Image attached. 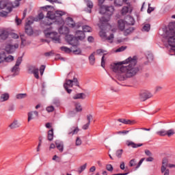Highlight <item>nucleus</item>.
Instances as JSON below:
<instances>
[{
    "label": "nucleus",
    "mask_w": 175,
    "mask_h": 175,
    "mask_svg": "<svg viewBox=\"0 0 175 175\" xmlns=\"http://www.w3.org/2000/svg\"><path fill=\"white\" fill-rule=\"evenodd\" d=\"M87 168V163H85L83 165H81L79 170H78V172L79 173H81L83 172H84V170H85V169Z\"/></svg>",
    "instance_id": "nucleus-45"
},
{
    "label": "nucleus",
    "mask_w": 175,
    "mask_h": 175,
    "mask_svg": "<svg viewBox=\"0 0 175 175\" xmlns=\"http://www.w3.org/2000/svg\"><path fill=\"white\" fill-rule=\"evenodd\" d=\"M51 29H53V27L50 26L49 28H46L44 30V33L46 38H50L54 43H61V39H59V35H58V33L51 31Z\"/></svg>",
    "instance_id": "nucleus-2"
},
{
    "label": "nucleus",
    "mask_w": 175,
    "mask_h": 175,
    "mask_svg": "<svg viewBox=\"0 0 175 175\" xmlns=\"http://www.w3.org/2000/svg\"><path fill=\"white\" fill-rule=\"evenodd\" d=\"M55 144L57 150H59L60 152H62L64 151V142L59 140H56Z\"/></svg>",
    "instance_id": "nucleus-17"
},
{
    "label": "nucleus",
    "mask_w": 175,
    "mask_h": 175,
    "mask_svg": "<svg viewBox=\"0 0 175 175\" xmlns=\"http://www.w3.org/2000/svg\"><path fill=\"white\" fill-rule=\"evenodd\" d=\"M79 131H80L79 129V127L72 126L68 130V135L73 136V135L77 134L79 133Z\"/></svg>",
    "instance_id": "nucleus-16"
},
{
    "label": "nucleus",
    "mask_w": 175,
    "mask_h": 175,
    "mask_svg": "<svg viewBox=\"0 0 175 175\" xmlns=\"http://www.w3.org/2000/svg\"><path fill=\"white\" fill-rule=\"evenodd\" d=\"M25 33H27V35H29V36H31V35H33V30L32 29V27H31L29 25H25Z\"/></svg>",
    "instance_id": "nucleus-18"
},
{
    "label": "nucleus",
    "mask_w": 175,
    "mask_h": 175,
    "mask_svg": "<svg viewBox=\"0 0 175 175\" xmlns=\"http://www.w3.org/2000/svg\"><path fill=\"white\" fill-rule=\"evenodd\" d=\"M109 21V18H106L105 16H102L100 18V23L101 24H105L106 23H107Z\"/></svg>",
    "instance_id": "nucleus-42"
},
{
    "label": "nucleus",
    "mask_w": 175,
    "mask_h": 175,
    "mask_svg": "<svg viewBox=\"0 0 175 175\" xmlns=\"http://www.w3.org/2000/svg\"><path fill=\"white\" fill-rule=\"evenodd\" d=\"M66 24L69 28H75V29H79L81 27V24L75 23V21L70 17L66 18Z\"/></svg>",
    "instance_id": "nucleus-4"
},
{
    "label": "nucleus",
    "mask_w": 175,
    "mask_h": 175,
    "mask_svg": "<svg viewBox=\"0 0 175 175\" xmlns=\"http://www.w3.org/2000/svg\"><path fill=\"white\" fill-rule=\"evenodd\" d=\"M75 110L76 111H83V107H81V105L80 103L75 104Z\"/></svg>",
    "instance_id": "nucleus-39"
},
{
    "label": "nucleus",
    "mask_w": 175,
    "mask_h": 175,
    "mask_svg": "<svg viewBox=\"0 0 175 175\" xmlns=\"http://www.w3.org/2000/svg\"><path fill=\"white\" fill-rule=\"evenodd\" d=\"M6 59V53L5 52L0 53V64Z\"/></svg>",
    "instance_id": "nucleus-38"
},
{
    "label": "nucleus",
    "mask_w": 175,
    "mask_h": 175,
    "mask_svg": "<svg viewBox=\"0 0 175 175\" xmlns=\"http://www.w3.org/2000/svg\"><path fill=\"white\" fill-rule=\"evenodd\" d=\"M113 39H114V34L111 33L109 36L105 38V40H108L109 43H113Z\"/></svg>",
    "instance_id": "nucleus-41"
},
{
    "label": "nucleus",
    "mask_w": 175,
    "mask_h": 175,
    "mask_svg": "<svg viewBox=\"0 0 175 175\" xmlns=\"http://www.w3.org/2000/svg\"><path fill=\"white\" fill-rule=\"evenodd\" d=\"M24 98H27V94H16V99H24Z\"/></svg>",
    "instance_id": "nucleus-43"
},
{
    "label": "nucleus",
    "mask_w": 175,
    "mask_h": 175,
    "mask_svg": "<svg viewBox=\"0 0 175 175\" xmlns=\"http://www.w3.org/2000/svg\"><path fill=\"white\" fill-rule=\"evenodd\" d=\"M1 99H2L3 102L8 100V99H9V94L5 93L1 94Z\"/></svg>",
    "instance_id": "nucleus-37"
},
{
    "label": "nucleus",
    "mask_w": 175,
    "mask_h": 175,
    "mask_svg": "<svg viewBox=\"0 0 175 175\" xmlns=\"http://www.w3.org/2000/svg\"><path fill=\"white\" fill-rule=\"evenodd\" d=\"M136 165V161H135V159H131L129 162V166L131 167L135 166Z\"/></svg>",
    "instance_id": "nucleus-61"
},
{
    "label": "nucleus",
    "mask_w": 175,
    "mask_h": 175,
    "mask_svg": "<svg viewBox=\"0 0 175 175\" xmlns=\"http://www.w3.org/2000/svg\"><path fill=\"white\" fill-rule=\"evenodd\" d=\"M16 49H18V44H8L5 46V51L8 53V54H12L16 51Z\"/></svg>",
    "instance_id": "nucleus-13"
},
{
    "label": "nucleus",
    "mask_w": 175,
    "mask_h": 175,
    "mask_svg": "<svg viewBox=\"0 0 175 175\" xmlns=\"http://www.w3.org/2000/svg\"><path fill=\"white\" fill-rule=\"evenodd\" d=\"M21 46L24 47V46H25V36H24L23 34H21Z\"/></svg>",
    "instance_id": "nucleus-46"
},
{
    "label": "nucleus",
    "mask_w": 175,
    "mask_h": 175,
    "mask_svg": "<svg viewBox=\"0 0 175 175\" xmlns=\"http://www.w3.org/2000/svg\"><path fill=\"white\" fill-rule=\"evenodd\" d=\"M75 37H77L78 40H84L85 39V34L84 31L78 30L75 32Z\"/></svg>",
    "instance_id": "nucleus-15"
},
{
    "label": "nucleus",
    "mask_w": 175,
    "mask_h": 175,
    "mask_svg": "<svg viewBox=\"0 0 175 175\" xmlns=\"http://www.w3.org/2000/svg\"><path fill=\"white\" fill-rule=\"evenodd\" d=\"M125 23H126V24H128L129 25H135V18H133V17H132L131 16L129 15L126 17Z\"/></svg>",
    "instance_id": "nucleus-21"
},
{
    "label": "nucleus",
    "mask_w": 175,
    "mask_h": 175,
    "mask_svg": "<svg viewBox=\"0 0 175 175\" xmlns=\"http://www.w3.org/2000/svg\"><path fill=\"white\" fill-rule=\"evenodd\" d=\"M86 5H87V7L89 8V10H88V13H91V9H92V8H94V3H92V1H90V0H88L86 1Z\"/></svg>",
    "instance_id": "nucleus-33"
},
{
    "label": "nucleus",
    "mask_w": 175,
    "mask_h": 175,
    "mask_svg": "<svg viewBox=\"0 0 175 175\" xmlns=\"http://www.w3.org/2000/svg\"><path fill=\"white\" fill-rule=\"evenodd\" d=\"M175 132H174V129H171L170 130H165V129H162L159 131H157L156 133V135H158V136H167L168 137H170L172 136H173V135H174Z\"/></svg>",
    "instance_id": "nucleus-5"
},
{
    "label": "nucleus",
    "mask_w": 175,
    "mask_h": 175,
    "mask_svg": "<svg viewBox=\"0 0 175 175\" xmlns=\"http://www.w3.org/2000/svg\"><path fill=\"white\" fill-rule=\"evenodd\" d=\"M76 146H81V139H80V137H77L76 139Z\"/></svg>",
    "instance_id": "nucleus-62"
},
{
    "label": "nucleus",
    "mask_w": 175,
    "mask_h": 175,
    "mask_svg": "<svg viewBox=\"0 0 175 175\" xmlns=\"http://www.w3.org/2000/svg\"><path fill=\"white\" fill-rule=\"evenodd\" d=\"M83 32H91L92 31V28L88 25L83 26Z\"/></svg>",
    "instance_id": "nucleus-35"
},
{
    "label": "nucleus",
    "mask_w": 175,
    "mask_h": 175,
    "mask_svg": "<svg viewBox=\"0 0 175 175\" xmlns=\"http://www.w3.org/2000/svg\"><path fill=\"white\" fill-rule=\"evenodd\" d=\"M151 29V25L150 23H145L142 27V31H145L146 32H148Z\"/></svg>",
    "instance_id": "nucleus-32"
},
{
    "label": "nucleus",
    "mask_w": 175,
    "mask_h": 175,
    "mask_svg": "<svg viewBox=\"0 0 175 175\" xmlns=\"http://www.w3.org/2000/svg\"><path fill=\"white\" fill-rule=\"evenodd\" d=\"M60 50L62 51H64V53H72V50H70V49H69V48H68L66 46H62V47H60Z\"/></svg>",
    "instance_id": "nucleus-40"
},
{
    "label": "nucleus",
    "mask_w": 175,
    "mask_h": 175,
    "mask_svg": "<svg viewBox=\"0 0 175 175\" xmlns=\"http://www.w3.org/2000/svg\"><path fill=\"white\" fill-rule=\"evenodd\" d=\"M64 87L68 94H70L72 92V90L69 89L68 87H73V81H72V79H66Z\"/></svg>",
    "instance_id": "nucleus-12"
},
{
    "label": "nucleus",
    "mask_w": 175,
    "mask_h": 175,
    "mask_svg": "<svg viewBox=\"0 0 175 175\" xmlns=\"http://www.w3.org/2000/svg\"><path fill=\"white\" fill-rule=\"evenodd\" d=\"M12 3L8 0L0 1V9H6L8 12H12L13 10Z\"/></svg>",
    "instance_id": "nucleus-6"
},
{
    "label": "nucleus",
    "mask_w": 175,
    "mask_h": 175,
    "mask_svg": "<svg viewBox=\"0 0 175 175\" xmlns=\"http://www.w3.org/2000/svg\"><path fill=\"white\" fill-rule=\"evenodd\" d=\"M66 40H67L68 43H69V44H71V46H73V47L77 46L79 39H77V36L75 37L72 35H68L66 37Z\"/></svg>",
    "instance_id": "nucleus-9"
},
{
    "label": "nucleus",
    "mask_w": 175,
    "mask_h": 175,
    "mask_svg": "<svg viewBox=\"0 0 175 175\" xmlns=\"http://www.w3.org/2000/svg\"><path fill=\"white\" fill-rule=\"evenodd\" d=\"M38 117H39V113L38 112V111L29 112L28 122H29L31 120H33L34 118H38Z\"/></svg>",
    "instance_id": "nucleus-14"
},
{
    "label": "nucleus",
    "mask_w": 175,
    "mask_h": 175,
    "mask_svg": "<svg viewBox=\"0 0 175 175\" xmlns=\"http://www.w3.org/2000/svg\"><path fill=\"white\" fill-rule=\"evenodd\" d=\"M106 169L108 172H111L113 170V165H111V164H107L106 165Z\"/></svg>",
    "instance_id": "nucleus-60"
},
{
    "label": "nucleus",
    "mask_w": 175,
    "mask_h": 175,
    "mask_svg": "<svg viewBox=\"0 0 175 175\" xmlns=\"http://www.w3.org/2000/svg\"><path fill=\"white\" fill-rule=\"evenodd\" d=\"M89 61H90V65L95 64V52H94L89 56Z\"/></svg>",
    "instance_id": "nucleus-31"
},
{
    "label": "nucleus",
    "mask_w": 175,
    "mask_h": 175,
    "mask_svg": "<svg viewBox=\"0 0 175 175\" xmlns=\"http://www.w3.org/2000/svg\"><path fill=\"white\" fill-rule=\"evenodd\" d=\"M44 69H46V66L42 65L40 68V73L41 76H43V73H44Z\"/></svg>",
    "instance_id": "nucleus-52"
},
{
    "label": "nucleus",
    "mask_w": 175,
    "mask_h": 175,
    "mask_svg": "<svg viewBox=\"0 0 175 175\" xmlns=\"http://www.w3.org/2000/svg\"><path fill=\"white\" fill-rule=\"evenodd\" d=\"M10 12L8 10L7 11H3L2 10H0V17H8V14H9Z\"/></svg>",
    "instance_id": "nucleus-36"
},
{
    "label": "nucleus",
    "mask_w": 175,
    "mask_h": 175,
    "mask_svg": "<svg viewBox=\"0 0 175 175\" xmlns=\"http://www.w3.org/2000/svg\"><path fill=\"white\" fill-rule=\"evenodd\" d=\"M18 70H20L18 66L15 64L11 70L12 73H13V76H17V75H18Z\"/></svg>",
    "instance_id": "nucleus-30"
},
{
    "label": "nucleus",
    "mask_w": 175,
    "mask_h": 175,
    "mask_svg": "<svg viewBox=\"0 0 175 175\" xmlns=\"http://www.w3.org/2000/svg\"><path fill=\"white\" fill-rule=\"evenodd\" d=\"M122 152H123L122 149L118 150L116 151V157H118V158H121V157L122 155Z\"/></svg>",
    "instance_id": "nucleus-54"
},
{
    "label": "nucleus",
    "mask_w": 175,
    "mask_h": 175,
    "mask_svg": "<svg viewBox=\"0 0 175 175\" xmlns=\"http://www.w3.org/2000/svg\"><path fill=\"white\" fill-rule=\"evenodd\" d=\"M167 166V159H163L162 161V165L161 172V173H163V175H169L170 173V171L169 169H166V167Z\"/></svg>",
    "instance_id": "nucleus-11"
},
{
    "label": "nucleus",
    "mask_w": 175,
    "mask_h": 175,
    "mask_svg": "<svg viewBox=\"0 0 175 175\" xmlns=\"http://www.w3.org/2000/svg\"><path fill=\"white\" fill-rule=\"evenodd\" d=\"M127 146L132 147L133 148H137L139 147H142L143 146V144H135L133 142H129L127 144Z\"/></svg>",
    "instance_id": "nucleus-26"
},
{
    "label": "nucleus",
    "mask_w": 175,
    "mask_h": 175,
    "mask_svg": "<svg viewBox=\"0 0 175 175\" xmlns=\"http://www.w3.org/2000/svg\"><path fill=\"white\" fill-rule=\"evenodd\" d=\"M112 70L118 73L116 77L120 81H124L128 77H133L140 70L137 66V57L136 56L129 57L123 62L115 63Z\"/></svg>",
    "instance_id": "nucleus-1"
},
{
    "label": "nucleus",
    "mask_w": 175,
    "mask_h": 175,
    "mask_svg": "<svg viewBox=\"0 0 175 175\" xmlns=\"http://www.w3.org/2000/svg\"><path fill=\"white\" fill-rule=\"evenodd\" d=\"M105 55H106V54H104L102 57V59H101V66H102V68H105Z\"/></svg>",
    "instance_id": "nucleus-64"
},
{
    "label": "nucleus",
    "mask_w": 175,
    "mask_h": 175,
    "mask_svg": "<svg viewBox=\"0 0 175 175\" xmlns=\"http://www.w3.org/2000/svg\"><path fill=\"white\" fill-rule=\"evenodd\" d=\"M21 62H23V57H18L15 65H16V66H20V65H21Z\"/></svg>",
    "instance_id": "nucleus-51"
},
{
    "label": "nucleus",
    "mask_w": 175,
    "mask_h": 175,
    "mask_svg": "<svg viewBox=\"0 0 175 175\" xmlns=\"http://www.w3.org/2000/svg\"><path fill=\"white\" fill-rule=\"evenodd\" d=\"M150 98H152V94L148 91L142 92L139 94V99L141 102H144L147 100V99H150Z\"/></svg>",
    "instance_id": "nucleus-10"
},
{
    "label": "nucleus",
    "mask_w": 175,
    "mask_h": 175,
    "mask_svg": "<svg viewBox=\"0 0 175 175\" xmlns=\"http://www.w3.org/2000/svg\"><path fill=\"white\" fill-rule=\"evenodd\" d=\"M100 6V14H107L110 17L113 14V12H114V7L113 6H106V5H99Z\"/></svg>",
    "instance_id": "nucleus-3"
},
{
    "label": "nucleus",
    "mask_w": 175,
    "mask_h": 175,
    "mask_svg": "<svg viewBox=\"0 0 175 175\" xmlns=\"http://www.w3.org/2000/svg\"><path fill=\"white\" fill-rule=\"evenodd\" d=\"M54 55V51H51L49 52H46L44 53L45 57H51V55Z\"/></svg>",
    "instance_id": "nucleus-59"
},
{
    "label": "nucleus",
    "mask_w": 175,
    "mask_h": 175,
    "mask_svg": "<svg viewBox=\"0 0 175 175\" xmlns=\"http://www.w3.org/2000/svg\"><path fill=\"white\" fill-rule=\"evenodd\" d=\"M166 39L167 40L169 46L172 47L170 55H175V36L174 37H168Z\"/></svg>",
    "instance_id": "nucleus-8"
},
{
    "label": "nucleus",
    "mask_w": 175,
    "mask_h": 175,
    "mask_svg": "<svg viewBox=\"0 0 175 175\" xmlns=\"http://www.w3.org/2000/svg\"><path fill=\"white\" fill-rule=\"evenodd\" d=\"M114 5L115 6H122V0H115Z\"/></svg>",
    "instance_id": "nucleus-50"
},
{
    "label": "nucleus",
    "mask_w": 175,
    "mask_h": 175,
    "mask_svg": "<svg viewBox=\"0 0 175 175\" xmlns=\"http://www.w3.org/2000/svg\"><path fill=\"white\" fill-rule=\"evenodd\" d=\"M133 27H129L128 29H126L124 30V35L126 36V35H129V33H131V32H133Z\"/></svg>",
    "instance_id": "nucleus-47"
},
{
    "label": "nucleus",
    "mask_w": 175,
    "mask_h": 175,
    "mask_svg": "<svg viewBox=\"0 0 175 175\" xmlns=\"http://www.w3.org/2000/svg\"><path fill=\"white\" fill-rule=\"evenodd\" d=\"M8 36H9V32L6 30H0V39L2 40H6L8 39Z\"/></svg>",
    "instance_id": "nucleus-19"
},
{
    "label": "nucleus",
    "mask_w": 175,
    "mask_h": 175,
    "mask_svg": "<svg viewBox=\"0 0 175 175\" xmlns=\"http://www.w3.org/2000/svg\"><path fill=\"white\" fill-rule=\"evenodd\" d=\"M118 28L120 29V31H124L125 29V21L124 20L120 19L118 22Z\"/></svg>",
    "instance_id": "nucleus-23"
},
{
    "label": "nucleus",
    "mask_w": 175,
    "mask_h": 175,
    "mask_svg": "<svg viewBox=\"0 0 175 175\" xmlns=\"http://www.w3.org/2000/svg\"><path fill=\"white\" fill-rule=\"evenodd\" d=\"M48 140L49 142H53V139H54V129H51L48 131Z\"/></svg>",
    "instance_id": "nucleus-27"
},
{
    "label": "nucleus",
    "mask_w": 175,
    "mask_h": 175,
    "mask_svg": "<svg viewBox=\"0 0 175 175\" xmlns=\"http://www.w3.org/2000/svg\"><path fill=\"white\" fill-rule=\"evenodd\" d=\"M119 122H122V124H125L126 125H133L135 124V121H132L131 120L122 119L120 118L118 120Z\"/></svg>",
    "instance_id": "nucleus-20"
},
{
    "label": "nucleus",
    "mask_w": 175,
    "mask_h": 175,
    "mask_svg": "<svg viewBox=\"0 0 175 175\" xmlns=\"http://www.w3.org/2000/svg\"><path fill=\"white\" fill-rule=\"evenodd\" d=\"M129 12L130 13H132V9H131V8H129L128 6H124V7L122 8V14L123 16L126 14V13H129Z\"/></svg>",
    "instance_id": "nucleus-28"
},
{
    "label": "nucleus",
    "mask_w": 175,
    "mask_h": 175,
    "mask_svg": "<svg viewBox=\"0 0 175 175\" xmlns=\"http://www.w3.org/2000/svg\"><path fill=\"white\" fill-rule=\"evenodd\" d=\"M151 4H148V8L147 10V12L148 13V14H150L152 12H154V10H155V8L150 7Z\"/></svg>",
    "instance_id": "nucleus-55"
},
{
    "label": "nucleus",
    "mask_w": 175,
    "mask_h": 175,
    "mask_svg": "<svg viewBox=\"0 0 175 175\" xmlns=\"http://www.w3.org/2000/svg\"><path fill=\"white\" fill-rule=\"evenodd\" d=\"M72 84L74 83L75 85H76V87H79V80H77V78H73V79L72 80Z\"/></svg>",
    "instance_id": "nucleus-58"
},
{
    "label": "nucleus",
    "mask_w": 175,
    "mask_h": 175,
    "mask_svg": "<svg viewBox=\"0 0 175 175\" xmlns=\"http://www.w3.org/2000/svg\"><path fill=\"white\" fill-rule=\"evenodd\" d=\"M125 50H126V46H122L116 49V53H121L122 51H125Z\"/></svg>",
    "instance_id": "nucleus-49"
},
{
    "label": "nucleus",
    "mask_w": 175,
    "mask_h": 175,
    "mask_svg": "<svg viewBox=\"0 0 175 175\" xmlns=\"http://www.w3.org/2000/svg\"><path fill=\"white\" fill-rule=\"evenodd\" d=\"M99 35L100 38H102V39H105V38L107 37L106 32H105L103 30H101L100 31Z\"/></svg>",
    "instance_id": "nucleus-53"
},
{
    "label": "nucleus",
    "mask_w": 175,
    "mask_h": 175,
    "mask_svg": "<svg viewBox=\"0 0 175 175\" xmlns=\"http://www.w3.org/2000/svg\"><path fill=\"white\" fill-rule=\"evenodd\" d=\"M46 18H49V20H57L55 12L53 11H48L46 14Z\"/></svg>",
    "instance_id": "nucleus-22"
},
{
    "label": "nucleus",
    "mask_w": 175,
    "mask_h": 175,
    "mask_svg": "<svg viewBox=\"0 0 175 175\" xmlns=\"http://www.w3.org/2000/svg\"><path fill=\"white\" fill-rule=\"evenodd\" d=\"M46 110V111H48V113H53V111L54 110V107L53 105L47 107Z\"/></svg>",
    "instance_id": "nucleus-56"
},
{
    "label": "nucleus",
    "mask_w": 175,
    "mask_h": 175,
    "mask_svg": "<svg viewBox=\"0 0 175 175\" xmlns=\"http://www.w3.org/2000/svg\"><path fill=\"white\" fill-rule=\"evenodd\" d=\"M175 22H172L169 25V31L166 33L165 38L167 39L168 38H174L175 36Z\"/></svg>",
    "instance_id": "nucleus-7"
},
{
    "label": "nucleus",
    "mask_w": 175,
    "mask_h": 175,
    "mask_svg": "<svg viewBox=\"0 0 175 175\" xmlns=\"http://www.w3.org/2000/svg\"><path fill=\"white\" fill-rule=\"evenodd\" d=\"M55 16H56V20H58L59 18H61L62 16H65L66 14V12L61 10H57L55 12Z\"/></svg>",
    "instance_id": "nucleus-24"
},
{
    "label": "nucleus",
    "mask_w": 175,
    "mask_h": 175,
    "mask_svg": "<svg viewBox=\"0 0 175 175\" xmlns=\"http://www.w3.org/2000/svg\"><path fill=\"white\" fill-rule=\"evenodd\" d=\"M9 126L11 129H14L15 128H18L20 126L18 125L17 120H15L11 124H10Z\"/></svg>",
    "instance_id": "nucleus-34"
},
{
    "label": "nucleus",
    "mask_w": 175,
    "mask_h": 175,
    "mask_svg": "<svg viewBox=\"0 0 175 175\" xmlns=\"http://www.w3.org/2000/svg\"><path fill=\"white\" fill-rule=\"evenodd\" d=\"M14 57L12 55H8V57H5V62H12V61H14Z\"/></svg>",
    "instance_id": "nucleus-48"
},
{
    "label": "nucleus",
    "mask_w": 175,
    "mask_h": 175,
    "mask_svg": "<svg viewBox=\"0 0 175 175\" xmlns=\"http://www.w3.org/2000/svg\"><path fill=\"white\" fill-rule=\"evenodd\" d=\"M72 53H74V54H75L77 55H79L81 54V49H77L73 50Z\"/></svg>",
    "instance_id": "nucleus-57"
},
{
    "label": "nucleus",
    "mask_w": 175,
    "mask_h": 175,
    "mask_svg": "<svg viewBox=\"0 0 175 175\" xmlns=\"http://www.w3.org/2000/svg\"><path fill=\"white\" fill-rule=\"evenodd\" d=\"M145 154L147 157H152V153L149 150H145Z\"/></svg>",
    "instance_id": "nucleus-63"
},
{
    "label": "nucleus",
    "mask_w": 175,
    "mask_h": 175,
    "mask_svg": "<svg viewBox=\"0 0 175 175\" xmlns=\"http://www.w3.org/2000/svg\"><path fill=\"white\" fill-rule=\"evenodd\" d=\"M32 69H33L32 70V73L34 75V77L36 79H39V68H38L35 66H33Z\"/></svg>",
    "instance_id": "nucleus-29"
},
{
    "label": "nucleus",
    "mask_w": 175,
    "mask_h": 175,
    "mask_svg": "<svg viewBox=\"0 0 175 175\" xmlns=\"http://www.w3.org/2000/svg\"><path fill=\"white\" fill-rule=\"evenodd\" d=\"M85 94L84 93H78L75 94L72 98L76 100V99H85Z\"/></svg>",
    "instance_id": "nucleus-25"
},
{
    "label": "nucleus",
    "mask_w": 175,
    "mask_h": 175,
    "mask_svg": "<svg viewBox=\"0 0 175 175\" xmlns=\"http://www.w3.org/2000/svg\"><path fill=\"white\" fill-rule=\"evenodd\" d=\"M50 18H46V19H44V21H43L42 24H44V25H51V24H53L52 22H51Z\"/></svg>",
    "instance_id": "nucleus-44"
}]
</instances>
